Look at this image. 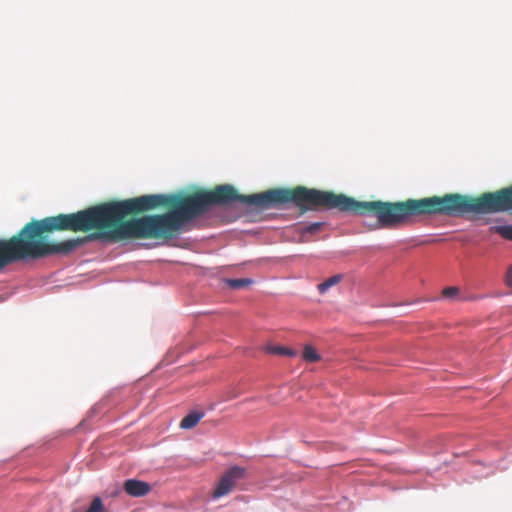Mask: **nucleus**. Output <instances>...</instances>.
<instances>
[{
    "instance_id": "nucleus-11",
    "label": "nucleus",
    "mask_w": 512,
    "mask_h": 512,
    "mask_svg": "<svg viewBox=\"0 0 512 512\" xmlns=\"http://www.w3.org/2000/svg\"><path fill=\"white\" fill-rule=\"evenodd\" d=\"M322 227V223L320 222H315V223H312V224H309V225H306V226H301L299 228V231L301 233L302 236H305L306 234H316L320 231Z\"/></svg>"
},
{
    "instance_id": "nucleus-12",
    "label": "nucleus",
    "mask_w": 512,
    "mask_h": 512,
    "mask_svg": "<svg viewBox=\"0 0 512 512\" xmlns=\"http://www.w3.org/2000/svg\"><path fill=\"white\" fill-rule=\"evenodd\" d=\"M86 512H106L100 497H95Z\"/></svg>"
},
{
    "instance_id": "nucleus-10",
    "label": "nucleus",
    "mask_w": 512,
    "mask_h": 512,
    "mask_svg": "<svg viewBox=\"0 0 512 512\" xmlns=\"http://www.w3.org/2000/svg\"><path fill=\"white\" fill-rule=\"evenodd\" d=\"M225 283L232 289H241L247 287L253 283L252 279L241 278V279H226Z\"/></svg>"
},
{
    "instance_id": "nucleus-3",
    "label": "nucleus",
    "mask_w": 512,
    "mask_h": 512,
    "mask_svg": "<svg viewBox=\"0 0 512 512\" xmlns=\"http://www.w3.org/2000/svg\"><path fill=\"white\" fill-rule=\"evenodd\" d=\"M512 210V185L478 197L445 194L416 199V213L420 215L459 216L469 212L497 213Z\"/></svg>"
},
{
    "instance_id": "nucleus-6",
    "label": "nucleus",
    "mask_w": 512,
    "mask_h": 512,
    "mask_svg": "<svg viewBox=\"0 0 512 512\" xmlns=\"http://www.w3.org/2000/svg\"><path fill=\"white\" fill-rule=\"evenodd\" d=\"M203 412L193 411L186 415L180 422V427L182 429H191L195 427L199 421L203 418Z\"/></svg>"
},
{
    "instance_id": "nucleus-13",
    "label": "nucleus",
    "mask_w": 512,
    "mask_h": 512,
    "mask_svg": "<svg viewBox=\"0 0 512 512\" xmlns=\"http://www.w3.org/2000/svg\"><path fill=\"white\" fill-rule=\"evenodd\" d=\"M270 352L273 354L286 355V356H290V357H293L297 354L296 351L286 348V347H281V346H276V347L271 348Z\"/></svg>"
},
{
    "instance_id": "nucleus-8",
    "label": "nucleus",
    "mask_w": 512,
    "mask_h": 512,
    "mask_svg": "<svg viewBox=\"0 0 512 512\" xmlns=\"http://www.w3.org/2000/svg\"><path fill=\"white\" fill-rule=\"evenodd\" d=\"M302 358L306 362L314 363L321 359L317 350L312 345H305L302 353Z\"/></svg>"
},
{
    "instance_id": "nucleus-15",
    "label": "nucleus",
    "mask_w": 512,
    "mask_h": 512,
    "mask_svg": "<svg viewBox=\"0 0 512 512\" xmlns=\"http://www.w3.org/2000/svg\"><path fill=\"white\" fill-rule=\"evenodd\" d=\"M505 281L509 287H512V265L507 270Z\"/></svg>"
},
{
    "instance_id": "nucleus-4",
    "label": "nucleus",
    "mask_w": 512,
    "mask_h": 512,
    "mask_svg": "<svg viewBox=\"0 0 512 512\" xmlns=\"http://www.w3.org/2000/svg\"><path fill=\"white\" fill-rule=\"evenodd\" d=\"M245 475V469L239 466L231 467L219 480L215 490L213 491V497L219 498L229 494L236 483L242 479Z\"/></svg>"
},
{
    "instance_id": "nucleus-1",
    "label": "nucleus",
    "mask_w": 512,
    "mask_h": 512,
    "mask_svg": "<svg viewBox=\"0 0 512 512\" xmlns=\"http://www.w3.org/2000/svg\"><path fill=\"white\" fill-rule=\"evenodd\" d=\"M144 197L154 198L148 205V211L160 206L170 208L165 214L146 215L151 239H170L184 223L205 214L213 205H227L235 201L261 210L278 208L286 203H293L302 212L321 208L338 209L361 216H375L379 226L384 228L397 227L408 218L417 216L416 199L401 202L357 201L343 194L304 186L241 195L232 185L223 184L210 191L198 190L184 196L151 194Z\"/></svg>"
},
{
    "instance_id": "nucleus-2",
    "label": "nucleus",
    "mask_w": 512,
    "mask_h": 512,
    "mask_svg": "<svg viewBox=\"0 0 512 512\" xmlns=\"http://www.w3.org/2000/svg\"><path fill=\"white\" fill-rule=\"evenodd\" d=\"M153 199L143 195L101 203L76 213L32 220L11 238L0 239V271L26 259L68 255L95 239L109 242L151 239L147 216L124 218L148 211Z\"/></svg>"
},
{
    "instance_id": "nucleus-14",
    "label": "nucleus",
    "mask_w": 512,
    "mask_h": 512,
    "mask_svg": "<svg viewBox=\"0 0 512 512\" xmlns=\"http://www.w3.org/2000/svg\"><path fill=\"white\" fill-rule=\"evenodd\" d=\"M459 290L457 287H446L442 291L444 297H453L458 294Z\"/></svg>"
},
{
    "instance_id": "nucleus-9",
    "label": "nucleus",
    "mask_w": 512,
    "mask_h": 512,
    "mask_svg": "<svg viewBox=\"0 0 512 512\" xmlns=\"http://www.w3.org/2000/svg\"><path fill=\"white\" fill-rule=\"evenodd\" d=\"M491 233H496L507 240H512V225H498L490 227Z\"/></svg>"
},
{
    "instance_id": "nucleus-7",
    "label": "nucleus",
    "mask_w": 512,
    "mask_h": 512,
    "mask_svg": "<svg viewBox=\"0 0 512 512\" xmlns=\"http://www.w3.org/2000/svg\"><path fill=\"white\" fill-rule=\"evenodd\" d=\"M342 278H343V276L341 274H336V275L329 277L328 279H326L325 281H323L322 283H320L318 285V291L321 294L325 293L329 288L340 283Z\"/></svg>"
},
{
    "instance_id": "nucleus-5",
    "label": "nucleus",
    "mask_w": 512,
    "mask_h": 512,
    "mask_svg": "<svg viewBox=\"0 0 512 512\" xmlns=\"http://www.w3.org/2000/svg\"><path fill=\"white\" fill-rule=\"evenodd\" d=\"M124 489L127 494L133 497H141L148 494L151 490V487L147 482L129 479L125 481Z\"/></svg>"
}]
</instances>
